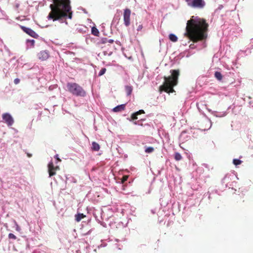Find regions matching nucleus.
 I'll use <instances>...</instances> for the list:
<instances>
[{
	"mask_svg": "<svg viewBox=\"0 0 253 253\" xmlns=\"http://www.w3.org/2000/svg\"><path fill=\"white\" fill-rule=\"evenodd\" d=\"M53 1L54 4L50 5L51 10L47 16L48 20L52 19L55 21L62 20L66 17L72 18V13L71 11L70 0H53Z\"/></svg>",
	"mask_w": 253,
	"mask_h": 253,
	"instance_id": "obj_2",
	"label": "nucleus"
},
{
	"mask_svg": "<svg viewBox=\"0 0 253 253\" xmlns=\"http://www.w3.org/2000/svg\"><path fill=\"white\" fill-rule=\"evenodd\" d=\"M58 168V167H55L52 162H50L48 165V171L49 177H51L55 174V170Z\"/></svg>",
	"mask_w": 253,
	"mask_h": 253,
	"instance_id": "obj_10",
	"label": "nucleus"
},
{
	"mask_svg": "<svg viewBox=\"0 0 253 253\" xmlns=\"http://www.w3.org/2000/svg\"><path fill=\"white\" fill-rule=\"evenodd\" d=\"M125 90L127 96H129L132 91V87L130 85H126L125 86Z\"/></svg>",
	"mask_w": 253,
	"mask_h": 253,
	"instance_id": "obj_15",
	"label": "nucleus"
},
{
	"mask_svg": "<svg viewBox=\"0 0 253 253\" xmlns=\"http://www.w3.org/2000/svg\"><path fill=\"white\" fill-rule=\"evenodd\" d=\"M134 124H135V125H136V124H137L136 122H134Z\"/></svg>",
	"mask_w": 253,
	"mask_h": 253,
	"instance_id": "obj_36",
	"label": "nucleus"
},
{
	"mask_svg": "<svg viewBox=\"0 0 253 253\" xmlns=\"http://www.w3.org/2000/svg\"><path fill=\"white\" fill-rule=\"evenodd\" d=\"M101 41L102 43H105L108 42V39L106 38H102Z\"/></svg>",
	"mask_w": 253,
	"mask_h": 253,
	"instance_id": "obj_29",
	"label": "nucleus"
},
{
	"mask_svg": "<svg viewBox=\"0 0 253 253\" xmlns=\"http://www.w3.org/2000/svg\"><path fill=\"white\" fill-rule=\"evenodd\" d=\"M233 163L235 166H237L241 164L242 161L239 159H235L233 160Z\"/></svg>",
	"mask_w": 253,
	"mask_h": 253,
	"instance_id": "obj_24",
	"label": "nucleus"
},
{
	"mask_svg": "<svg viewBox=\"0 0 253 253\" xmlns=\"http://www.w3.org/2000/svg\"><path fill=\"white\" fill-rule=\"evenodd\" d=\"M19 82H20V79H19L18 78H16L14 80V83L15 84H18L19 83Z\"/></svg>",
	"mask_w": 253,
	"mask_h": 253,
	"instance_id": "obj_31",
	"label": "nucleus"
},
{
	"mask_svg": "<svg viewBox=\"0 0 253 253\" xmlns=\"http://www.w3.org/2000/svg\"><path fill=\"white\" fill-rule=\"evenodd\" d=\"M54 157H55V159H56L58 161H60V160L59 159V158L58 157V155H56Z\"/></svg>",
	"mask_w": 253,
	"mask_h": 253,
	"instance_id": "obj_35",
	"label": "nucleus"
},
{
	"mask_svg": "<svg viewBox=\"0 0 253 253\" xmlns=\"http://www.w3.org/2000/svg\"><path fill=\"white\" fill-rule=\"evenodd\" d=\"M92 149L94 151H97L100 149V146L97 143L93 142L92 143Z\"/></svg>",
	"mask_w": 253,
	"mask_h": 253,
	"instance_id": "obj_16",
	"label": "nucleus"
},
{
	"mask_svg": "<svg viewBox=\"0 0 253 253\" xmlns=\"http://www.w3.org/2000/svg\"><path fill=\"white\" fill-rule=\"evenodd\" d=\"M126 108V104H121L117 106L113 109V111L114 112H120L124 111Z\"/></svg>",
	"mask_w": 253,
	"mask_h": 253,
	"instance_id": "obj_12",
	"label": "nucleus"
},
{
	"mask_svg": "<svg viewBox=\"0 0 253 253\" xmlns=\"http://www.w3.org/2000/svg\"><path fill=\"white\" fill-rule=\"evenodd\" d=\"M85 217V215L83 213H78L76 214L75 217L77 221H80L82 219Z\"/></svg>",
	"mask_w": 253,
	"mask_h": 253,
	"instance_id": "obj_20",
	"label": "nucleus"
},
{
	"mask_svg": "<svg viewBox=\"0 0 253 253\" xmlns=\"http://www.w3.org/2000/svg\"><path fill=\"white\" fill-rule=\"evenodd\" d=\"M137 115H138V112H136L134 113H133L132 115H131V118L132 120H136L137 119Z\"/></svg>",
	"mask_w": 253,
	"mask_h": 253,
	"instance_id": "obj_26",
	"label": "nucleus"
},
{
	"mask_svg": "<svg viewBox=\"0 0 253 253\" xmlns=\"http://www.w3.org/2000/svg\"><path fill=\"white\" fill-rule=\"evenodd\" d=\"M188 137L189 136L186 132L185 131H182L179 136V140L180 141L184 142L187 140Z\"/></svg>",
	"mask_w": 253,
	"mask_h": 253,
	"instance_id": "obj_13",
	"label": "nucleus"
},
{
	"mask_svg": "<svg viewBox=\"0 0 253 253\" xmlns=\"http://www.w3.org/2000/svg\"><path fill=\"white\" fill-rule=\"evenodd\" d=\"M2 118L3 122L6 123L8 126H11L14 123L13 118L8 113H3L2 115Z\"/></svg>",
	"mask_w": 253,
	"mask_h": 253,
	"instance_id": "obj_6",
	"label": "nucleus"
},
{
	"mask_svg": "<svg viewBox=\"0 0 253 253\" xmlns=\"http://www.w3.org/2000/svg\"><path fill=\"white\" fill-rule=\"evenodd\" d=\"M208 27V25L205 20L193 16L187 22L184 35L194 42L202 41L207 37Z\"/></svg>",
	"mask_w": 253,
	"mask_h": 253,
	"instance_id": "obj_1",
	"label": "nucleus"
},
{
	"mask_svg": "<svg viewBox=\"0 0 253 253\" xmlns=\"http://www.w3.org/2000/svg\"><path fill=\"white\" fill-rule=\"evenodd\" d=\"M127 176H124L123 182H124V181H126L127 180Z\"/></svg>",
	"mask_w": 253,
	"mask_h": 253,
	"instance_id": "obj_33",
	"label": "nucleus"
},
{
	"mask_svg": "<svg viewBox=\"0 0 253 253\" xmlns=\"http://www.w3.org/2000/svg\"><path fill=\"white\" fill-rule=\"evenodd\" d=\"M49 56V52L47 50H42L38 54V57L41 60H46Z\"/></svg>",
	"mask_w": 253,
	"mask_h": 253,
	"instance_id": "obj_9",
	"label": "nucleus"
},
{
	"mask_svg": "<svg viewBox=\"0 0 253 253\" xmlns=\"http://www.w3.org/2000/svg\"><path fill=\"white\" fill-rule=\"evenodd\" d=\"M35 44V40H27L26 41V47L27 49L34 47Z\"/></svg>",
	"mask_w": 253,
	"mask_h": 253,
	"instance_id": "obj_14",
	"label": "nucleus"
},
{
	"mask_svg": "<svg viewBox=\"0 0 253 253\" xmlns=\"http://www.w3.org/2000/svg\"><path fill=\"white\" fill-rule=\"evenodd\" d=\"M131 11L129 9L126 8L125 9L123 18L124 21V24L126 27L129 26L130 24V17Z\"/></svg>",
	"mask_w": 253,
	"mask_h": 253,
	"instance_id": "obj_7",
	"label": "nucleus"
},
{
	"mask_svg": "<svg viewBox=\"0 0 253 253\" xmlns=\"http://www.w3.org/2000/svg\"><path fill=\"white\" fill-rule=\"evenodd\" d=\"M214 77L218 81H220L222 79V75L220 72L216 71L214 73Z\"/></svg>",
	"mask_w": 253,
	"mask_h": 253,
	"instance_id": "obj_19",
	"label": "nucleus"
},
{
	"mask_svg": "<svg viewBox=\"0 0 253 253\" xmlns=\"http://www.w3.org/2000/svg\"><path fill=\"white\" fill-rule=\"evenodd\" d=\"M182 157L181 154L178 152H175L174 154V159L176 161H180Z\"/></svg>",
	"mask_w": 253,
	"mask_h": 253,
	"instance_id": "obj_21",
	"label": "nucleus"
},
{
	"mask_svg": "<svg viewBox=\"0 0 253 253\" xmlns=\"http://www.w3.org/2000/svg\"><path fill=\"white\" fill-rule=\"evenodd\" d=\"M170 72L171 73L170 76L168 77H165L164 84L160 87L161 91H164L169 93L174 91L173 87L176 85L179 76L178 70H171Z\"/></svg>",
	"mask_w": 253,
	"mask_h": 253,
	"instance_id": "obj_3",
	"label": "nucleus"
},
{
	"mask_svg": "<svg viewBox=\"0 0 253 253\" xmlns=\"http://www.w3.org/2000/svg\"><path fill=\"white\" fill-rule=\"evenodd\" d=\"M154 151V148L153 147H146L145 149V152L147 153H152Z\"/></svg>",
	"mask_w": 253,
	"mask_h": 253,
	"instance_id": "obj_22",
	"label": "nucleus"
},
{
	"mask_svg": "<svg viewBox=\"0 0 253 253\" xmlns=\"http://www.w3.org/2000/svg\"><path fill=\"white\" fill-rule=\"evenodd\" d=\"M169 37V39L172 42H176L178 40L177 36L173 34H170Z\"/></svg>",
	"mask_w": 253,
	"mask_h": 253,
	"instance_id": "obj_18",
	"label": "nucleus"
},
{
	"mask_svg": "<svg viewBox=\"0 0 253 253\" xmlns=\"http://www.w3.org/2000/svg\"><path fill=\"white\" fill-rule=\"evenodd\" d=\"M185 1L188 6L193 8L201 9L206 5L204 0H185Z\"/></svg>",
	"mask_w": 253,
	"mask_h": 253,
	"instance_id": "obj_5",
	"label": "nucleus"
},
{
	"mask_svg": "<svg viewBox=\"0 0 253 253\" xmlns=\"http://www.w3.org/2000/svg\"><path fill=\"white\" fill-rule=\"evenodd\" d=\"M108 42L109 43H113L114 42V40L112 39L108 40Z\"/></svg>",
	"mask_w": 253,
	"mask_h": 253,
	"instance_id": "obj_34",
	"label": "nucleus"
},
{
	"mask_svg": "<svg viewBox=\"0 0 253 253\" xmlns=\"http://www.w3.org/2000/svg\"><path fill=\"white\" fill-rule=\"evenodd\" d=\"M106 69L105 68H102L99 72L98 76H102L103 75H104L105 74V73L106 72Z\"/></svg>",
	"mask_w": 253,
	"mask_h": 253,
	"instance_id": "obj_25",
	"label": "nucleus"
},
{
	"mask_svg": "<svg viewBox=\"0 0 253 253\" xmlns=\"http://www.w3.org/2000/svg\"><path fill=\"white\" fill-rule=\"evenodd\" d=\"M143 28V26L141 24H140L138 26L137 28V31H140L142 30V29Z\"/></svg>",
	"mask_w": 253,
	"mask_h": 253,
	"instance_id": "obj_30",
	"label": "nucleus"
},
{
	"mask_svg": "<svg viewBox=\"0 0 253 253\" xmlns=\"http://www.w3.org/2000/svg\"><path fill=\"white\" fill-rule=\"evenodd\" d=\"M8 238L9 239H13L14 240H15L16 239V236H15L12 233H9L8 234Z\"/></svg>",
	"mask_w": 253,
	"mask_h": 253,
	"instance_id": "obj_28",
	"label": "nucleus"
},
{
	"mask_svg": "<svg viewBox=\"0 0 253 253\" xmlns=\"http://www.w3.org/2000/svg\"><path fill=\"white\" fill-rule=\"evenodd\" d=\"M208 111L211 113V114L215 117H224L227 115V113L226 112H217L215 111H212L210 109H208Z\"/></svg>",
	"mask_w": 253,
	"mask_h": 253,
	"instance_id": "obj_11",
	"label": "nucleus"
},
{
	"mask_svg": "<svg viewBox=\"0 0 253 253\" xmlns=\"http://www.w3.org/2000/svg\"><path fill=\"white\" fill-rule=\"evenodd\" d=\"M205 122L208 124V128H204V130L209 129L211 128V121L208 118L207 119V120L205 121Z\"/></svg>",
	"mask_w": 253,
	"mask_h": 253,
	"instance_id": "obj_23",
	"label": "nucleus"
},
{
	"mask_svg": "<svg viewBox=\"0 0 253 253\" xmlns=\"http://www.w3.org/2000/svg\"><path fill=\"white\" fill-rule=\"evenodd\" d=\"M91 34L95 36L98 37L99 35V32L95 27H93L91 28Z\"/></svg>",
	"mask_w": 253,
	"mask_h": 253,
	"instance_id": "obj_17",
	"label": "nucleus"
},
{
	"mask_svg": "<svg viewBox=\"0 0 253 253\" xmlns=\"http://www.w3.org/2000/svg\"><path fill=\"white\" fill-rule=\"evenodd\" d=\"M138 112V115L142 114V113H144V111L143 110H140Z\"/></svg>",
	"mask_w": 253,
	"mask_h": 253,
	"instance_id": "obj_32",
	"label": "nucleus"
},
{
	"mask_svg": "<svg viewBox=\"0 0 253 253\" xmlns=\"http://www.w3.org/2000/svg\"><path fill=\"white\" fill-rule=\"evenodd\" d=\"M13 222H14V225L16 227V230L17 231L19 232L20 231L21 229H20V227L19 226V225H18L17 223L16 222V221L15 220H14Z\"/></svg>",
	"mask_w": 253,
	"mask_h": 253,
	"instance_id": "obj_27",
	"label": "nucleus"
},
{
	"mask_svg": "<svg viewBox=\"0 0 253 253\" xmlns=\"http://www.w3.org/2000/svg\"><path fill=\"white\" fill-rule=\"evenodd\" d=\"M68 90L73 95L84 97L86 93L83 88L79 84L75 83H68L67 84Z\"/></svg>",
	"mask_w": 253,
	"mask_h": 253,
	"instance_id": "obj_4",
	"label": "nucleus"
},
{
	"mask_svg": "<svg viewBox=\"0 0 253 253\" xmlns=\"http://www.w3.org/2000/svg\"><path fill=\"white\" fill-rule=\"evenodd\" d=\"M21 29L24 32L33 38L37 39L39 37V35L30 28L26 27L25 26H21Z\"/></svg>",
	"mask_w": 253,
	"mask_h": 253,
	"instance_id": "obj_8",
	"label": "nucleus"
},
{
	"mask_svg": "<svg viewBox=\"0 0 253 253\" xmlns=\"http://www.w3.org/2000/svg\"><path fill=\"white\" fill-rule=\"evenodd\" d=\"M252 42H253V39H252Z\"/></svg>",
	"mask_w": 253,
	"mask_h": 253,
	"instance_id": "obj_37",
	"label": "nucleus"
}]
</instances>
